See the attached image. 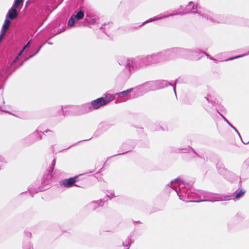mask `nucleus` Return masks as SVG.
Masks as SVG:
<instances>
[{
    "label": "nucleus",
    "instance_id": "nucleus-24",
    "mask_svg": "<svg viewBox=\"0 0 249 249\" xmlns=\"http://www.w3.org/2000/svg\"><path fill=\"white\" fill-rule=\"evenodd\" d=\"M246 191L243 189H241L239 191H236L235 192V196L234 199H238L241 198L244 194L245 193Z\"/></svg>",
    "mask_w": 249,
    "mask_h": 249
},
{
    "label": "nucleus",
    "instance_id": "nucleus-6",
    "mask_svg": "<svg viewBox=\"0 0 249 249\" xmlns=\"http://www.w3.org/2000/svg\"><path fill=\"white\" fill-rule=\"evenodd\" d=\"M85 13L82 10H77L74 12L70 17L68 22V26L70 28L75 26V23L83 19L84 17Z\"/></svg>",
    "mask_w": 249,
    "mask_h": 249
},
{
    "label": "nucleus",
    "instance_id": "nucleus-39",
    "mask_svg": "<svg viewBox=\"0 0 249 249\" xmlns=\"http://www.w3.org/2000/svg\"><path fill=\"white\" fill-rule=\"evenodd\" d=\"M2 160H3V159H2V158L0 156V161H2Z\"/></svg>",
    "mask_w": 249,
    "mask_h": 249
},
{
    "label": "nucleus",
    "instance_id": "nucleus-17",
    "mask_svg": "<svg viewBox=\"0 0 249 249\" xmlns=\"http://www.w3.org/2000/svg\"><path fill=\"white\" fill-rule=\"evenodd\" d=\"M101 200L99 201H93L89 203L87 205V207L89 210H94L98 207L100 206V203Z\"/></svg>",
    "mask_w": 249,
    "mask_h": 249
},
{
    "label": "nucleus",
    "instance_id": "nucleus-3",
    "mask_svg": "<svg viewBox=\"0 0 249 249\" xmlns=\"http://www.w3.org/2000/svg\"><path fill=\"white\" fill-rule=\"evenodd\" d=\"M187 13H197L202 18H204L208 21L213 23L223 22L222 19L216 15H213V13L207 10H201L199 7L198 9L197 6L194 2L191 1L186 7Z\"/></svg>",
    "mask_w": 249,
    "mask_h": 249
},
{
    "label": "nucleus",
    "instance_id": "nucleus-35",
    "mask_svg": "<svg viewBox=\"0 0 249 249\" xmlns=\"http://www.w3.org/2000/svg\"><path fill=\"white\" fill-rule=\"evenodd\" d=\"M26 235L28 237L30 238L31 237V233L29 232H27L26 233Z\"/></svg>",
    "mask_w": 249,
    "mask_h": 249
},
{
    "label": "nucleus",
    "instance_id": "nucleus-2",
    "mask_svg": "<svg viewBox=\"0 0 249 249\" xmlns=\"http://www.w3.org/2000/svg\"><path fill=\"white\" fill-rule=\"evenodd\" d=\"M118 62L120 65L125 66V68L122 73V76L125 79H128L132 72L145 67L144 62H143L142 57L127 59L126 60H124V63L121 60H119Z\"/></svg>",
    "mask_w": 249,
    "mask_h": 249
},
{
    "label": "nucleus",
    "instance_id": "nucleus-38",
    "mask_svg": "<svg viewBox=\"0 0 249 249\" xmlns=\"http://www.w3.org/2000/svg\"><path fill=\"white\" fill-rule=\"evenodd\" d=\"M205 99H206L208 102H210V100H209V99L208 97H205Z\"/></svg>",
    "mask_w": 249,
    "mask_h": 249
},
{
    "label": "nucleus",
    "instance_id": "nucleus-45",
    "mask_svg": "<svg viewBox=\"0 0 249 249\" xmlns=\"http://www.w3.org/2000/svg\"><path fill=\"white\" fill-rule=\"evenodd\" d=\"M8 113L10 114H12V113H10L9 112H8Z\"/></svg>",
    "mask_w": 249,
    "mask_h": 249
},
{
    "label": "nucleus",
    "instance_id": "nucleus-26",
    "mask_svg": "<svg viewBox=\"0 0 249 249\" xmlns=\"http://www.w3.org/2000/svg\"><path fill=\"white\" fill-rule=\"evenodd\" d=\"M23 2V0H15L13 7L17 8L20 6V5Z\"/></svg>",
    "mask_w": 249,
    "mask_h": 249
},
{
    "label": "nucleus",
    "instance_id": "nucleus-14",
    "mask_svg": "<svg viewBox=\"0 0 249 249\" xmlns=\"http://www.w3.org/2000/svg\"><path fill=\"white\" fill-rule=\"evenodd\" d=\"M179 13H173V14H169V15H163V16H160L155 17H154L153 18H150L149 19H147L145 21L143 22L142 25H144V24H145L146 23H149V22H152V21H155V20L161 19H162L163 18H168V17H170V16H174V15H179Z\"/></svg>",
    "mask_w": 249,
    "mask_h": 249
},
{
    "label": "nucleus",
    "instance_id": "nucleus-4",
    "mask_svg": "<svg viewBox=\"0 0 249 249\" xmlns=\"http://www.w3.org/2000/svg\"><path fill=\"white\" fill-rule=\"evenodd\" d=\"M180 50L178 48H174L157 53L152 54L154 64L162 62L172 58Z\"/></svg>",
    "mask_w": 249,
    "mask_h": 249
},
{
    "label": "nucleus",
    "instance_id": "nucleus-31",
    "mask_svg": "<svg viewBox=\"0 0 249 249\" xmlns=\"http://www.w3.org/2000/svg\"><path fill=\"white\" fill-rule=\"evenodd\" d=\"M10 20H11V19H10L9 18H7V17H6V18L5 19L4 24H6L8 26H10V24H11Z\"/></svg>",
    "mask_w": 249,
    "mask_h": 249
},
{
    "label": "nucleus",
    "instance_id": "nucleus-28",
    "mask_svg": "<svg viewBox=\"0 0 249 249\" xmlns=\"http://www.w3.org/2000/svg\"><path fill=\"white\" fill-rule=\"evenodd\" d=\"M10 26H8L5 24H3L2 27L1 28L0 34L5 35L7 30L9 29Z\"/></svg>",
    "mask_w": 249,
    "mask_h": 249
},
{
    "label": "nucleus",
    "instance_id": "nucleus-1",
    "mask_svg": "<svg viewBox=\"0 0 249 249\" xmlns=\"http://www.w3.org/2000/svg\"><path fill=\"white\" fill-rule=\"evenodd\" d=\"M185 182L182 181L179 178L173 180L171 181L170 184L168 185L171 189L175 191L178 196H179V199L184 201L198 203L203 201L214 202L218 200L216 199L218 198V197H214L213 199H210L211 193L204 191H200L199 193L201 195H203V197L206 198V199L194 201L189 200V193L188 190L185 188Z\"/></svg>",
    "mask_w": 249,
    "mask_h": 249
},
{
    "label": "nucleus",
    "instance_id": "nucleus-22",
    "mask_svg": "<svg viewBox=\"0 0 249 249\" xmlns=\"http://www.w3.org/2000/svg\"><path fill=\"white\" fill-rule=\"evenodd\" d=\"M217 112L219 114V115L222 117V118L224 120V121L233 129L235 130V131L238 134L240 138H241V137L238 132V131L237 130V129L232 125V124L225 118V117L222 115L221 113H220L218 111H217Z\"/></svg>",
    "mask_w": 249,
    "mask_h": 249
},
{
    "label": "nucleus",
    "instance_id": "nucleus-40",
    "mask_svg": "<svg viewBox=\"0 0 249 249\" xmlns=\"http://www.w3.org/2000/svg\"><path fill=\"white\" fill-rule=\"evenodd\" d=\"M23 62H24V61L22 62L20 64V65H19V66H21V65H23Z\"/></svg>",
    "mask_w": 249,
    "mask_h": 249
},
{
    "label": "nucleus",
    "instance_id": "nucleus-44",
    "mask_svg": "<svg viewBox=\"0 0 249 249\" xmlns=\"http://www.w3.org/2000/svg\"><path fill=\"white\" fill-rule=\"evenodd\" d=\"M192 150L193 151V152H194L195 153H196V152H195V151L194 149H192Z\"/></svg>",
    "mask_w": 249,
    "mask_h": 249
},
{
    "label": "nucleus",
    "instance_id": "nucleus-7",
    "mask_svg": "<svg viewBox=\"0 0 249 249\" xmlns=\"http://www.w3.org/2000/svg\"><path fill=\"white\" fill-rule=\"evenodd\" d=\"M111 100L107 97H100L93 100L90 102L91 107L93 109H97L102 106L107 105Z\"/></svg>",
    "mask_w": 249,
    "mask_h": 249
},
{
    "label": "nucleus",
    "instance_id": "nucleus-27",
    "mask_svg": "<svg viewBox=\"0 0 249 249\" xmlns=\"http://www.w3.org/2000/svg\"><path fill=\"white\" fill-rule=\"evenodd\" d=\"M249 55V51L248 53H246L232 57L231 58H230L227 59L226 60L228 61V60H231L235 59H237V58H241V57H244V56H245L246 55Z\"/></svg>",
    "mask_w": 249,
    "mask_h": 249
},
{
    "label": "nucleus",
    "instance_id": "nucleus-10",
    "mask_svg": "<svg viewBox=\"0 0 249 249\" xmlns=\"http://www.w3.org/2000/svg\"><path fill=\"white\" fill-rule=\"evenodd\" d=\"M156 84L157 85V90L164 88L165 87H167L168 85H171L173 87L174 91L176 94V89H175V87L174 85H173L172 83L167 82L165 80H155Z\"/></svg>",
    "mask_w": 249,
    "mask_h": 249
},
{
    "label": "nucleus",
    "instance_id": "nucleus-20",
    "mask_svg": "<svg viewBox=\"0 0 249 249\" xmlns=\"http://www.w3.org/2000/svg\"><path fill=\"white\" fill-rule=\"evenodd\" d=\"M111 126V124L107 122H101L99 124L98 128L102 131L108 130Z\"/></svg>",
    "mask_w": 249,
    "mask_h": 249
},
{
    "label": "nucleus",
    "instance_id": "nucleus-23",
    "mask_svg": "<svg viewBox=\"0 0 249 249\" xmlns=\"http://www.w3.org/2000/svg\"><path fill=\"white\" fill-rule=\"evenodd\" d=\"M28 190L32 196H33V194L38 193L39 191H41V190L38 187H33V185H31L28 188Z\"/></svg>",
    "mask_w": 249,
    "mask_h": 249
},
{
    "label": "nucleus",
    "instance_id": "nucleus-9",
    "mask_svg": "<svg viewBox=\"0 0 249 249\" xmlns=\"http://www.w3.org/2000/svg\"><path fill=\"white\" fill-rule=\"evenodd\" d=\"M42 139V137L39 134V130H37L35 132L30 135L25 139L26 141H29L30 142V144H32L37 141Z\"/></svg>",
    "mask_w": 249,
    "mask_h": 249
},
{
    "label": "nucleus",
    "instance_id": "nucleus-36",
    "mask_svg": "<svg viewBox=\"0 0 249 249\" xmlns=\"http://www.w3.org/2000/svg\"><path fill=\"white\" fill-rule=\"evenodd\" d=\"M48 132H51V133H52V131H51V130H46V131H44L43 132V134H45V133H48Z\"/></svg>",
    "mask_w": 249,
    "mask_h": 249
},
{
    "label": "nucleus",
    "instance_id": "nucleus-12",
    "mask_svg": "<svg viewBox=\"0 0 249 249\" xmlns=\"http://www.w3.org/2000/svg\"><path fill=\"white\" fill-rule=\"evenodd\" d=\"M96 24V18L95 16H90L87 15L85 19V21L81 24L78 25L86 26L88 24L94 25Z\"/></svg>",
    "mask_w": 249,
    "mask_h": 249
},
{
    "label": "nucleus",
    "instance_id": "nucleus-19",
    "mask_svg": "<svg viewBox=\"0 0 249 249\" xmlns=\"http://www.w3.org/2000/svg\"><path fill=\"white\" fill-rule=\"evenodd\" d=\"M142 58L143 62H144V64H145V67L152 64H154L152 54L147 55L146 56H143L142 57Z\"/></svg>",
    "mask_w": 249,
    "mask_h": 249
},
{
    "label": "nucleus",
    "instance_id": "nucleus-11",
    "mask_svg": "<svg viewBox=\"0 0 249 249\" xmlns=\"http://www.w3.org/2000/svg\"><path fill=\"white\" fill-rule=\"evenodd\" d=\"M77 178V176H75L73 178H70L68 179H65L62 180L60 182V183L61 184H62L63 185L66 187H70L73 185H74L76 186H77V185L74 184L75 182H76Z\"/></svg>",
    "mask_w": 249,
    "mask_h": 249
},
{
    "label": "nucleus",
    "instance_id": "nucleus-37",
    "mask_svg": "<svg viewBox=\"0 0 249 249\" xmlns=\"http://www.w3.org/2000/svg\"><path fill=\"white\" fill-rule=\"evenodd\" d=\"M106 25V24H104L100 28V29H103V28H104V26H105Z\"/></svg>",
    "mask_w": 249,
    "mask_h": 249
},
{
    "label": "nucleus",
    "instance_id": "nucleus-16",
    "mask_svg": "<svg viewBox=\"0 0 249 249\" xmlns=\"http://www.w3.org/2000/svg\"><path fill=\"white\" fill-rule=\"evenodd\" d=\"M135 90V92L137 93L136 91H137V90H136L135 89V88H130V89H129L127 90H124V91H123L122 92H117L115 94L116 95H117L118 96V97L119 98H123V97H126V96H127L130 93H131L133 90Z\"/></svg>",
    "mask_w": 249,
    "mask_h": 249
},
{
    "label": "nucleus",
    "instance_id": "nucleus-18",
    "mask_svg": "<svg viewBox=\"0 0 249 249\" xmlns=\"http://www.w3.org/2000/svg\"><path fill=\"white\" fill-rule=\"evenodd\" d=\"M216 166L218 172L221 175H225L228 172V170L225 168L224 164L221 162H218Z\"/></svg>",
    "mask_w": 249,
    "mask_h": 249
},
{
    "label": "nucleus",
    "instance_id": "nucleus-21",
    "mask_svg": "<svg viewBox=\"0 0 249 249\" xmlns=\"http://www.w3.org/2000/svg\"><path fill=\"white\" fill-rule=\"evenodd\" d=\"M134 241V239L132 238V235H130L128 236L127 239L125 242H124L123 243V245L124 247H128L129 248L131 244L133 243Z\"/></svg>",
    "mask_w": 249,
    "mask_h": 249
},
{
    "label": "nucleus",
    "instance_id": "nucleus-29",
    "mask_svg": "<svg viewBox=\"0 0 249 249\" xmlns=\"http://www.w3.org/2000/svg\"><path fill=\"white\" fill-rule=\"evenodd\" d=\"M24 249H33V246L31 245V243L29 242H24L23 244Z\"/></svg>",
    "mask_w": 249,
    "mask_h": 249
},
{
    "label": "nucleus",
    "instance_id": "nucleus-32",
    "mask_svg": "<svg viewBox=\"0 0 249 249\" xmlns=\"http://www.w3.org/2000/svg\"><path fill=\"white\" fill-rule=\"evenodd\" d=\"M55 164V160L54 159L53 160L52 166L50 167L49 172H52L53 170Z\"/></svg>",
    "mask_w": 249,
    "mask_h": 249
},
{
    "label": "nucleus",
    "instance_id": "nucleus-25",
    "mask_svg": "<svg viewBox=\"0 0 249 249\" xmlns=\"http://www.w3.org/2000/svg\"><path fill=\"white\" fill-rule=\"evenodd\" d=\"M23 52H24V51L22 49L19 52L18 56L16 57L15 59L13 60V61L10 65V68H13V67L14 65L15 64V63H16L17 62V61L18 60L19 57H20L22 55Z\"/></svg>",
    "mask_w": 249,
    "mask_h": 249
},
{
    "label": "nucleus",
    "instance_id": "nucleus-34",
    "mask_svg": "<svg viewBox=\"0 0 249 249\" xmlns=\"http://www.w3.org/2000/svg\"><path fill=\"white\" fill-rule=\"evenodd\" d=\"M30 45V41H28L27 44L23 47L22 50L24 51L26 48L29 47Z\"/></svg>",
    "mask_w": 249,
    "mask_h": 249
},
{
    "label": "nucleus",
    "instance_id": "nucleus-43",
    "mask_svg": "<svg viewBox=\"0 0 249 249\" xmlns=\"http://www.w3.org/2000/svg\"><path fill=\"white\" fill-rule=\"evenodd\" d=\"M48 43L49 44H53L52 43H51V42H48Z\"/></svg>",
    "mask_w": 249,
    "mask_h": 249
},
{
    "label": "nucleus",
    "instance_id": "nucleus-42",
    "mask_svg": "<svg viewBox=\"0 0 249 249\" xmlns=\"http://www.w3.org/2000/svg\"><path fill=\"white\" fill-rule=\"evenodd\" d=\"M205 55H206V56H210V55H209L208 54H207V53H205Z\"/></svg>",
    "mask_w": 249,
    "mask_h": 249
},
{
    "label": "nucleus",
    "instance_id": "nucleus-5",
    "mask_svg": "<svg viewBox=\"0 0 249 249\" xmlns=\"http://www.w3.org/2000/svg\"><path fill=\"white\" fill-rule=\"evenodd\" d=\"M137 92L143 94L150 91L157 90L155 81H151L144 83L135 88Z\"/></svg>",
    "mask_w": 249,
    "mask_h": 249
},
{
    "label": "nucleus",
    "instance_id": "nucleus-30",
    "mask_svg": "<svg viewBox=\"0 0 249 249\" xmlns=\"http://www.w3.org/2000/svg\"><path fill=\"white\" fill-rule=\"evenodd\" d=\"M107 196L109 198H112L116 197V196L114 192L110 191L107 192Z\"/></svg>",
    "mask_w": 249,
    "mask_h": 249
},
{
    "label": "nucleus",
    "instance_id": "nucleus-8",
    "mask_svg": "<svg viewBox=\"0 0 249 249\" xmlns=\"http://www.w3.org/2000/svg\"><path fill=\"white\" fill-rule=\"evenodd\" d=\"M78 109V114L79 115L86 114L92 111V108L91 104H85L77 107Z\"/></svg>",
    "mask_w": 249,
    "mask_h": 249
},
{
    "label": "nucleus",
    "instance_id": "nucleus-13",
    "mask_svg": "<svg viewBox=\"0 0 249 249\" xmlns=\"http://www.w3.org/2000/svg\"><path fill=\"white\" fill-rule=\"evenodd\" d=\"M19 67V66L16 67L15 66V64L14 65L13 68H10V66L3 69L0 72V74L1 76L4 78L7 77L9 75H10L13 71H15V70L18 68Z\"/></svg>",
    "mask_w": 249,
    "mask_h": 249
},
{
    "label": "nucleus",
    "instance_id": "nucleus-41",
    "mask_svg": "<svg viewBox=\"0 0 249 249\" xmlns=\"http://www.w3.org/2000/svg\"><path fill=\"white\" fill-rule=\"evenodd\" d=\"M211 59L212 60H215L214 59H213L212 57H210Z\"/></svg>",
    "mask_w": 249,
    "mask_h": 249
},
{
    "label": "nucleus",
    "instance_id": "nucleus-15",
    "mask_svg": "<svg viewBox=\"0 0 249 249\" xmlns=\"http://www.w3.org/2000/svg\"><path fill=\"white\" fill-rule=\"evenodd\" d=\"M18 16V13L16 8L13 7V6L9 10L6 15L7 18H9V19L11 20L16 18Z\"/></svg>",
    "mask_w": 249,
    "mask_h": 249
},
{
    "label": "nucleus",
    "instance_id": "nucleus-33",
    "mask_svg": "<svg viewBox=\"0 0 249 249\" xmlns=\"http://www.w3.org/2000/svg\"><path fill=\"white\" fill-rule=\"evenodd\" d=\"M42 45H41L39 48L38 49H37V50L35 52V53H34L33 54H32V55H30L29 57V58H32L33 57V56H34L35 55H36L38 52L39 51H40V49L41 48Z\"/></svg>",
    "mask_w": 249,
    "mask_h": 249
}]
</instances>
